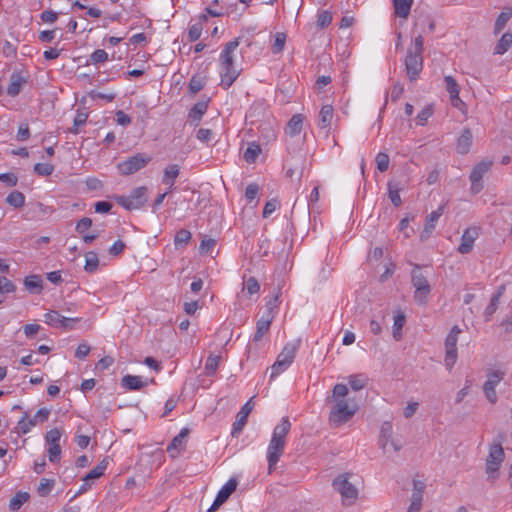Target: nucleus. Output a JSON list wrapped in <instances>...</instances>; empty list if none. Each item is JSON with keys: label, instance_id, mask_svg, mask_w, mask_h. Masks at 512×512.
Returning <instances> with one entry per match:
<instances>
[{"label": "nucleus", "instance_id": "obj_64", "mask_svg": "<svg viewBox=\"0 0 512 512\" xmlns=\"http://www.w3.org/2000/svg\"><path fill=\"white\" fill-rule=\"evenodd\" d=\"M41 329V326L36 323L26 324L23 327V332L27 338H33Z\"/></svg>", "mask_w": 512, "mask_h": 512}, {"label": "nucleus", "instance_id": "obj_46", "mask_svg": "<svg viewBox=\"0 0 512 512\" xmlns=\"http://www.w3.org/2000/svg\"><path fill=\"white\" fill-rule=\"evenodd\" d=\"M332 13L328 10L321 11L317 14L316 25L318 28H326L332 22Z\"/></svg>", "mask_w": 512, "mask_h": 512}, {"label": "nucleus", "instance_id": "obj_6", "mask_svg": "<svg viewBox=\"0 0 512 512\" xmlns=\"http://www.w3.org/2000/svg\"><path fill=\"white\" fill-rule=\"evenodd\" d=\"M115 200L126 210L139 209L147 201V188L144 186L137 187L129 195L116 196Z\"/></svg>", "mask_w": 512, "mask_h": 512}, {"label": "nucleus", "instance_id": "obj_54", "mask_svg": "<svg viewBox=\"0 0 512 512\" xmlns=\"http://www.w3.org/2000/svg\"><path fill=\"white\" fill-rule=\"evenodd\" d=\"M380 447L382 448L384 453L389 454L398 452L401 448V445L396 440L391 438L389 439V441L382 442L380 444Z\"/></svg>", "mask_w": 512, "mask_h": 512}, {"label": "nucleus", "instance_id": "obj_15", "mask_svg": "<svg viewBox=\"0 0 512 512\" xmlns=\"http://www.w3.org/2000/svg\"><path fill=\"white\" fill-rule=\"evenodd\" d=\"M405 66L410 80H416L423 68L422 54L409 50L405 59Z\"/></svg>", "mask_w": 512, "mask_h": 512}, {"label": "nucleus", "instance_id": "obj_25", "mask_svg": "<svg viewBox=\"0 0 512 512\" xmlns=\"http://www.w3.org/2000/svg\"><path fill=\"white\" fill-rule=\"evenodd\" d=\"M25 288L32 294H40L43 290V279L40 275L33 274L24 278Z\"/></svg>", "mask_w": 512, "mask_h": 512}, {"label": "nucleus", "instance_id": "obj_61", "mask_svg": "<svg viewBox=\"0 0 512 512\" xmlns=\"http://www.w3.org/2000/svg\"><path fill=\"white\" fill-rule=\"evenodd\" d=\"M40 18L44 23L53 24L58 19V13L53 10H45L41 13Z\"/></svg>", "mask_w": 512, "mask_h": 512}, {"label": "nucleus", "instance_id": "obj_51", "mask_svg": "<svg viewBox=\"0 0 512 512\" xmlns=\"http://www.w3.org/2000/svg\"><path fill=\"white\" fill-rule=\"evenodd\" d=\"M34 171L39 176H49L54 171V166L50 163H36L34 165Z\"/></svg>", "mask_w": 512, "mask_h": 512}, {"label": "nucleus", "instance_id": "obj_31", "mask_svg": "<svg viewBox=\"0 0 512 512\" xmlns=\"http://www.w3.org/2000/svg\"><path fill=\"white\" fill-rule=\"evenodd\" d=\"M406 316L403 311H396L394 314V323H393V337L396 340H399L402 335V328L405 324Z\"/></svg>", "mask_w": 512, "mask_h": 512}, {"label": "nucleus", "instance_id": "obj_63", "mask_svg": "<svg viewBox=\"0 0 512 512\" xmlns=\"http://www.w3.org/2000/svg\"><path fill=\"white\" fill-rule=\"evenodd\" d=\"M279 207V202L276 199L268 201L263 208V217L268 218Z\"/></svg>", "mask_w": 512, "mask_h": 512}, {"label": "nucleus", "instance_id": "obj_30", "mask_svg": "<svg viewBox=\"0 0 512 512\" xmlns=\"http://www.w3.org/2000/svg\"><path fill=\"white\" fill-rule=\"evenodd\" d=\"M271 325L270 315L262 316L256 324V332L254 334V341H260L265 333L269 330Z\"/></svg>", "mask_w": 512, "mask_h": 512}, {"label": "nucleus", "instance_id": "obj_9", "mask_svg": "<svg viewBox=\"0 0 512 512\" xmlns=\"http://www.w3.org/2000/svg\"><path fill=\"white\" fill-rule=\"evenodd\" d=\"M505 453L501 444H492L489 447V453L485 463V470L489 478L495 479L498 476V470L504 460Z\"/></svg>", "mask_w": 512, "mask_h": 512}, {"label": "nucleus", "instance_id": "obj_16", "mask_svg": "<svg viewBox=\"0 0 512 512\" xmlns=\"http://www.w3.org/2000/svg\"><path fill=\"white\" fill-rule=\"evenodd\" d=\"M252 399L253 398H250L240 409V411L237 413L236 415V420L235 422L233 423V427H232V435L233 436H237L241 431L242 429L244 428V426L246 425V422H247V418L249 416V414L251 413L253 407H254V404L252 402Z\"/></svg>", "mask_w": 512, "mask_h": 512}, {"label": "nucleus", "instance_id": "obj_1", "mask_svg": "<svg viewBox=\"0 0 512 512\" xmlns=\"http://www.w3.org/2000/svg\"><path fill=\"white\" fill-rule=\"evenodd\" d=\"M347 395L348 387L345 384H336L332 389L329 421L334 426L347 423L358 411L359 407L355 399H347Z\"/></svg>", "mask_w": 512, "mask_h": 512}, {"label": "nucleus", "instance_id": "obj_58", "mask_svg": "<svg viewBox=\"0 0 512 512\" xmlns=\"http://www.w3.org/2000/svg\"><path fill=\"white\" fill-rule=\"evenodd\" d=\"M90 60L93 64L103 63L108 60V53L103 49H97L91 54Z\"/></svg>", "mask_w": 512, "mask_h": 512}, {"label": "nucleus", "instance_id": "obj_5", "mask_svg": "<svg viewBox=\"0 0 512 512\" xmlns=\"http://www.w3.org/2000/svg\"><path fill=\"white\" fill-rule=\"evenodd\" d=\"M350 474L344 473L339 475L333 481L334 489L339 492L342 497V501L346 505H351L358 497V489L349 480Z\"/></svg>", "mask_w": 512, "mask_h": 512}, {"label": "nucleus", "instance_id": "obj_55", "mask_svg": "<svg viewBox=\"0 0 512 512\" xmlns=\"http://www.w3.org/2000/svg\"><path fill=\"white\" fill-rule=\"evenodd\" d=\"M376 165H377V169L381 172H384L388 169L389 167V156L388 154L384 153V152H379L377 155H376Z\"/></svg>", "mask_w": 512, "mask_h": 512}, {"label": "nucleus", "instance_id": "obj_36", "mask_svg": "<svg viewBox=\"0 0 512 512\" xmlns=\"http://www.w3.org/2000/svg\"><path fill=\"white\" fill-rule=\"evenodd\" d=\"M54 486V479L42 478L37 486V494L40 497H46L52 492Z\"/></svg>", "mask_w": 512, "mask_h": 512}, {"label": "nucleus", "instance_id": "obj_60", "mask_svg": "<svg viewBox=\"0 0 512 512\" xmlns=\"http://www.w3.org/2000/svg\"><path fill=\"white\" fill-rule=\"evenodd\" d=\"M30 137V129L27 123L19 125L16 138L18 141H26Z\"/></svg>", "mask_w": 512, "mask_h": 512}, {"label": "nucleus", "instance_id": "obj_52", "mask_svg": "<svg viewBox=\"0 0 512 512\" xmlns=\"http://www.w3.org/2000/svg\"><path fill=\"white\" fill-rule=\"evenodd\" d=\"M61 437L62 431L59 428H53L45 435L46 444H59Z\"/></svg>", "mask_w": 512, "mask_h": 512}, {"label": "nucleus", "instance_id": "obj_43", "mask_svg": "<svg viewBox=\"0 0 512 512\" xmlns=\"http://www.w3.org/2000/svg\"><path fill=\"white\" fill-rule=\"evenodd\" d=\"M220 360H221V357L218 355H210L207 358L205 367H204L206 375L212 376L215 374V372L219 366Z\"/></svg>", "mask_w": 512, "mask_h": 512}, {"label": "nucleus", "instance_id": "obj_21", "mask_svg": "<svg viewBox=\"0 0 512 512\" xmlns=\"http://www.w3.org/2000/svg\"><path fill=\"white\" fill-rule=\"evenodd\" d=\"M305 121V116L303 114H294L290 120L288 121L285 127V134L290 138H294L302 132L303 123Z\"/></svg>", "mask_w": 512, "mask_h": 512}, {"label": "nucleus", "instance_id": "obj_45", "mask_svg": "<svg viewBox=\"0 0 512 512\" xmlns=\"http://www.w3.org/2000/svg\"><path fill=\"white\" fill-rule=\"evenodd\" d=\"M512 16L511 11H504L502 12L498 18L496 19L495 26H494V33L499 34L506 26L507 22L510 20Z\"/></svg>", "mask_w": 512, "mask_h": 512}, {"label": "nucleus", "instance_id": "obj_22", "mask_svg": "<svg viewBox=\"0 0 512 512\" xmlns=\"http://www.w3.org/2000/svg\"><path fill=\"white\" fill-rule=\"evenodd\" d=\"M146 385L141 376L127 374L121 379V386L127 391H137Z\"/></svg>", "mask_w": 512, "mask_h": 512}, {"label": "nucleus", "instance_id": "obj_40", "mask_svg": "<svg viewBox=\"0 0 512 512\" xmlns=\"http://www.w3.org/2000/svg\"><path fill=\"white\" fill-rule=\"evenodd\" d=\"M348 383L352 390L359 391L367 384V378L362 374H354L348 377Z\"/></svg>", "mask_w": 512, "mask_h": 512}, {"label": "nucleus", "instance_id": "obj_14", "mask_svg": "<svg viewBox=\"0 0 512 512\" xmlns=\"http://www.w3.org/2000/svg\"><path fill=\"white\" fill-rule=\"evenodd\" d=\"M503 377L504 373L499 370L488 373L487 380L483 385V391L489 402L496 403L497 395L495 388L502 381Z\"/></svg>", "mask_w": 512, "mask_h": 512}, {"label": "nucleus", "instance_id": "obj_23", "mask_svg": "<svg viewBox=\"0 0 512 512\" xmlns=\"http://www.w3.org/2000/svg\"><path fill=\"white\" fill-rule=\"evenodd\" d=\"M473 135L470 129H464L457 139L456 149L460 154H467L472 146Z\"/></svg>", "mask_w": 512, "mask_h": 512}, {"label": "nucleus", "instance_id": "obj_28", "mask_svg": "<svg viewBox=\"0 0 512 512\" xmlns=\"http://www.w3.org/2000/svg\"><path fill=\"white\" fill-rule=\"evenodd\" d=\"M412 4L413 0H393L395 15L406 19L410 14Z\"/></svg>", "mask_w": 512, "mask_h": 512}, {"label": "nucleus", "instance_id": "obj_48", "mask_svg": "<svg viewBox=\"0 0 512 512\" xmlns=\"http://www.w3.org/2000/svg\"><path fill=\"white\" fill-rule=\"evenodd\" d=\"M259 290H260V285H259L258 281L256 280V278L249 277L244 282L243 291L246 292L248 296L257 294L259 292Z\"/></svg>", "mask_w": 512, "mask_h": 512}, {"label": "nucleus", "instance_id": "obj_59", "mask_svg": "<svg viewBox=\"0 0 512 512\" xmlns=\"http://www.w3.org/2000/svg\"><path fill=\"white\" fill-rule=\"evenodd\" d=\"M259 193V186L256 183H251L246 187L245 197L248 202H252L256 199Z\"/></svg>", "mask_w": 512, "mask_h": 512}, {"label": "nucleus", "instance_id": "obj_62", "mask_svg": "<svg viewBox=\"0 0 512 512\" xmlns=\"http://www.w3.org/2000/svg\"><path fill=\"white\" fill-rule=\"evenodd\" d=\"M197 139L203 143H208L209 141L212 140L213 138V132L211 129H207V128H200L198 131H197V135H196Z\"/></svg>", "mask_w": 512, "mask_h": 512}, {"label": "nucleus", "instance_id": "obj_44", "mask_svg": "<svg viewBox=\"0 0 512 512\" xmlns=\"http://www.w3.org/2000/svg\"><path fill=\"white\" fill-rule=\"evenodd\" d=\"M207 110V105L204 102L196 103L189 112V117L194 121H200L202 116Z\"/></svg>", "mask_w": 512, "mask_h": 512}, {"label": "nucleus", "instance_id": "obj_26", "mask_svg": "<svg viewBox=\"0 0 512 512\" xmlns=\"http://www.w3.org/2000/svg\"><path fill=\"white\" fill-rule=\"evenodd\" d=\"M334 117V109L330 104L323 105L319 112V126L322 129H328L331 126Z\"/></svg>", "mask_w": 512, "mask_h": 512}, {"label": "nucleus", "instance_id": "obj_18", "mask_svg": "<svg viewBox=\"0 0 512 512\" xmlns=\"http://www.w3.org/2000/svg\"><path fill=\"white\" fill-rule=\"evenodd\" d=\"M189 434L188 428H183L181 431L172 439L171 443L167 447V452L173 458L179 456L180 452L184 450L186 445V438Z\"/></svg>", "mask_w": 512, "mask_h": 512}, {"label": "nucleus", "instance_id": "obj_3", "mask_svg": "<svg viewBox=\"0 0 512 512\" xmlns=\"http://www.w3.org/2000/svg\"><path fill=\"white\" fill-rule=\"evenodd\" d=\"M238 46L239 39H233L225 44L219 55L220 85L224 89H228L240 74V70L237 69L234 63V55Z\"/></svg>", "mask_w": 512, "mask_h": 512}, {"label": "nucleus", "instance_id": "obj_20", "mask_svg": "<svg viewBox=\"0 0 512 512\" xmlns=\"http://www.w3.org/2000/svg\"><path fill=\"white\" fill-rule=\"evenodd\" d=\"M443 214V208L439 207L435 211H432L425 221L423 231L420 234L421 241L427 240L435 229L436 223Z\"/></svg>", "mask_w": 512, "mask_h": 512}, {"label": "nucleus", "instance_id": "obj_56", "mask_svg": "<svg viewBox=\"0 0 512 512\" xmlns=\"http://www.w3.org/2000/svg\"><path fill=\"white\" fill-rule=\"evenodd\" d=\"M16 290L15 284L9 280L8 278L2 276L0 277V293L8 294L13 293Z\"/></svg>", "mask_w": 512, "mask_h": 512}, {"label": "nucleus", "instance_id": "obj_17", "mask_svg": "<svg viewBox=\"0 0 512 512\" xmlns=\"http://www.w3.org/2000/svg\"><path fill=\"white\" fill-rule=\"evenodd\" d=\"M236 488H237V481L235 479H229L218 491L216 498L208 511L211 512L212 510H214V509L218 508L220 505H222L230 497V495L236 490Z\"/></svg>", "mask_w": 512, "mask_h": 512}, {"label": "nucleus", "instance_id": "obj_42", "mask_svg": "<svg viewBox=\"0 0 512 512\" xmlns=\"http://www.w3.org/2000/svg\"><path fill=\"white\" fill-rule=\"evenodd\" d=\"M287 36L283 32H278L274 36V42L271 46V51L273 54H279L283 51L285 47Z\"/></svg>", "mask_w": 512, "mask_h": 512}, {"label": "nucleus", "instance_id": "obj_8", "mask_svg": "<svg viewBox=\"0 0 512 512\" xmlns=\"http://www.w3.org/2000/svg\"><path fill=\"white\" fill-rule=\"evenodd\" d=\"M151 161V157L145 153L135 154L117 164V170L121 175L128 176L144 168Z\"/></svg>", "mask_w": 512, "mask_h": 512}, {"label": "nucleus", "instance_id": "obj_19", "mask_svg": "<svg viewBox=\"0 0 512 512\" xmlns=\"http://www.w3.org/2000/svg\"><path fill=\"white\" fill-rule=\"evenodd\" d=\"M478 235H479L478 228L471 227V228L466 229L461 237V242H460V245L458 246V251L461 254L469 253L473 249L474 242H475L476 238L478 237Z\"/></svg>", "mask_w": 512, "mask_h": 512}, {"label": "nucleus", "instance_id": "obj_53", "mask_svg": "<svg viewBox=\"0 0 512 512\" xmlns=\"http://www.w3.org/2000/svg\"><path fill=\"white\" fill-rule=\"evenodd\" d=\"M393 427L390 422H384L381 426L379 444L385 441H389L392 438Z\"/></svg>", "mask_w": 512, "mask_h": 512}, {"label": "nucleus", "instance_id": "obj_7", "mask_svg": "<svg viewBox=\"0 0 512 512\" xmlns=\"http://www.w3.org/2000/svg\"><path fill=\"white\" fill-rule=\"evenodd\" d=\"M462 329L458 325H454L445 338V365L448 369H452L455 365L457 354V342Z\"/></svg>", "mask_w": 512, "mask_h": 512}, {"label": "nucleus", "instance_id": "obj_12", "mask_svg": "<svg viewBox=\"0 0 512 512\" xmlns=\"http://www.w3.org/2000/svg\"><path fill=\"white\" fill-rule=\"evenodd\" d=\"M444 81L446 85V90L449 93L451 105L465 114L467 112V105L465 104L464 101H462V99L459 96V84L457 83L455 78L450 75L445 76Z\"/></svg>", "mask_w": 512, "mask_h": 512}, {"label": "nucleus", "instance_id": "obj_11", "mask_svg": "<svg viewBox=\"0 0 512 512\" xmlns=\"http://www.w3.org/2000/svg\"><path fill=\"white\" fill-rule=\"evenodd\" d=\"M44 321L51 327L62 328L64 330H72L80 318L64 317L58 311L50 310L44 314Z\"/></svg>", "mask_w": 512, "mask_h": 512}, {"label": "nucleus", "instance_id": "obj_27", "mask_svg": "<svg viewBox=\"0 0 512 512\" xmlns=\"http://www.w3.org/2000/svg\"><path fill=\"white\" fill-rule=\"evenodd\" d=\"M180 174V168L177 164H171L168 165L164 169V173L162 176V183L169 186L170 188L173 187L176 178Z\"/></svg>", "mask_w": 512, "mask_h": 512}, {"label": "nucleus", "instance_id": "obj_37", "mask_svg": "<svg viewBox=\"0 0 512 512\" xmlns=\"http://www.w3.org/2000/svg\"><path fill=\"white\" fill-rule=\"evenodd\" d=\"M29 499V494L27 492H17L14 497L11 498L9 502V508L11 511H17L21 508L23 504H25Z\"/></svg>", "mask_w": 512, "mask_h": 512}, {"label": "nucleus", "instance_id": "obj_47", "mask_svg": "<svg viewBox=\"0 0 512 512\" xmlns=\"http://www.w3.org/2000/svg\"><path fill=\"white\" fill-rule=\"evenodd\" d=\"M433 107L431 105L425 106L416 116V124L424 126L427 124L429 118L433 115Z\"/></svg>", "mask_w": 512, "mask_h": 512}, {"label": "nucleus", "instance_id": "obj_2", "mask_svg": "<svg viewBox=\"0 0 512 512\" xmlns=\"http://www.w3.org/2000/svg\"><path fill=\"white\" fill-rule=\"evenodd\" d=\"M290 429L291 422L288 417H282L280 422L273 429L272 436L266 450L269 474L275 471L277 463L284 454L286 440Z\"/></svg>", "mask_w": 512, "mask_h": 512}, {"label": "nucleus", "instance_id": "obj_57", "mask_svg": "<svg viewBox=\"0 0 512 512\" xmlns=\"http://www.w3.org/2000/svg\"><path fill=\"white\" fill-rule=\"evenodd\" d=\"M216 245V241L212 238H204L199 245V252L201 254H208L212 252Z\"/></svg>", "mask_w": 512, "mask_h": 512}, {"label": "nucleus", "instance_id": "obj_33", "mask_svg": "<svg viewBox=\"0 0 512 512\" xmlns=\"http://www.w3.org/2000/svg\"><path fill=\"white\" fill-rule=\"evenodd\" d=\"M262 150L259 144L256 142L248 143L246 150L244 151L243 158L247 163H254Z\"/></svg>", "mask_w": 512, "mask_h": 512}, {"label": "nucleus", "instance_id": "obj_50", "mask_svg": "<svg viewBox=\"0 0 512 512\" xmlns=\"http://www.w3.org/2000/svg\"><path fill=\"white\" fill-rule=\"evenodd\" d=\"M422 506V496L421 489L418 491H413L411 496V504L408 508L407 512H419Z\"/></svg>", "mask_w": 512, "mask_h": 512}, {"label": "nucleus", "instance_id": "obj_4", "mask_svg": "<svg viewBox=\"0 0 512 512\" xmlns=\"http://www.w3.org/2000/svg\"><path fill=\"white\" fill-rule=\"evenodd\" d=\"M296 350V346L291 343H288L283 347L271 367V379H275L291 366L296 356Z\"/></svg>", "mask_w": 512, "mask_h": 512}, {"label": "nucleus", "instance_id": "obj_39", "mask_svg": "<svg viewBox=\"0 0 512 512\" xmlns=\"http://www.w3.org/2000/svg\"><path fill=\"white\" fill-rule=\"evenodd\" d=\"M6 202L14 208H21L25 204V196L22 192L15 190L8 194Z\"/></svg>", "mask_w": 512, "mask_h": 512}, {"label": "nucleus", "instance_id": "obj_38", "mask_svg": "<svg viewBox=\"0 0 512 512\" xmlns=\"http://www.w3.org/2000/svg\"><path fill=\"white\" fill-rule=\"evenodd\" d=\"M192 234L189 230H179L174 238V245L177 249L185 247L191 240Z\"/></svg>", "mask_w": 512, "mask_h": 512}, {"label": "nucleus", "instance_id": "obj_24", "mask_svg": "<svg viewBox=\"0 0 512 512\" xmlns=\"http://www.w3.org/2000/svg\"><path fill=\"white\" fill-rule=\"evenodd\" d=\"M208 21L207 14H201L198 17V20L196 23L191 25V27L188 30V39L191 42L197 41L202 34V31L204 29V26L206 22Z\"/></svg>", "mask_w": 512, "mask_h": 512}, {"label": "nucleus", "instance_id": "obj_13", "mask_svg": "<svg viewBox=\"0 0 512 512\" xmlns=\"http://www.w3.org/2000/svg\"><path fill=\"white\" fill-rule=\"evenodd\" d=\"M491 160H483L476 164L470 173L471 191L477 194L482 189V178L486 172L491 168Z\"/></svg>", "mask_w": 512, "mask_h": 512}, {"label": "nucleus", "instance_id": "obj_32", "mask_svg": "<svg viewBox=\"0 0 512 512\" xmlns=\"http://www.w3.org/2000/svg\"><path fill=\"white\" fill-rule=\"evenodd\" d=\"M36 425V420L31 418L27 413H24L22 418L17 423L18 433L25 435L29 433Z\"/></svg>", "mask_w": 512, "mask_h": 512}, {"label": "nucleus", "instance_id": "obj_29", "mask_svg": "<svg viewBox=\"0 0 512 512\" xmlns=\"http://www.w3.org/2000/svg\"><path fill=\"white\" fill-rule=\"evenodd\" d=\"M505 290L504 286L499 287L497 293L491 298V301L489 305L486 307L484 311L485 320L489 321L492 317V315L495 313V311L498 308L500 298Z\"/></svg>", "mask_w": 512, "mask_h": 512}, {"label": "nucleus", "instance_id": "obj_10", "mask_svg": "<svg viewBox=\"0 0 512 512\" xmlns=\"http://www.w3.org/2000/svg\"><path fill=\"white\" fill-rule=\"evenodd\" d=\"M412 284L415 288L414 298L416 302L425 304L430 293V285L418 267L412 272Z\"/></svg>", "mask_w": 512, "mask_h": 512}, {"label": "nucleus", "instance_id": "obj_41", "mask_svg": "<svg viewBox=\"0 0 512 512\" xmlns=\"http://www.w3.org/2000/svg\"><path fill=\"white\" fill-rule=\"evenodd\" d=\"M108 466L107 459L100 461L88 474H86V480H93L100 478L104 475V472Z\"/></svg>", "mask_w": 512, "mask_h": 512}, {"label": "nucleus", "instance_id": "obj_34", "mask_svg": "<svg viewBox=\"0 0 512 512\" xmlns=\"http://www.w3.org/2000/svg\"><path fill=\"white\" fill-rule=\"evenodd\" d=\"M512 47V33H505L495 46L494 53L503 55Z\"/></svg>", "mask_w": 512, "mask_h": 512}, {"label": "nucleus", "instance_id": "obj_35", "mask_svg": "<svg viewBox=\"0 0 512 512\" xmlns=\"http://www.w3.org/2000/svg\"><path fill=\"white\" fill-rule=\"evenodd\" d=\"M99 266V259L95 252H87L85 254L84 270L87 273H94L97 271Z\"/></svg>", "mask_w": 512, "mask_h": 512}, {"label": "nucleus", "instance_id": "obj_49", "mask_svg": "<svg viewBox=\"0 0 512 512\" xmlns=\"http://www.w3.org/2000/svg\"><path fill=\"white\" fill-rule=\"evenodd\" d=\"M48 459L52 463H58L61 459V447L59 444H47Z\"/></svg>", "mask_w": 512, "mask_h": 512}]
</instances>
